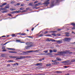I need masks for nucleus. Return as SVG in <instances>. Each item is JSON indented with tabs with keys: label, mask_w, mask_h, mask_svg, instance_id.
Instances as JSON below:
<instances>
[{
	"label": "nucleus",
	"mask_w": 75,
	"mask_h": 75,
	"mask_svg": "<svg viewBox=\"0 0 75 75\" xmlns=\"http://www.w3.org/2000/svg\"><path fill=\"white\" fill-rule=\"evenodd\" d=\"M58 54H55V55H62V56H65V54H71L72 52H70L68 50H66L64 51L59 52H58Z\"/></svg>",
	"instance_id": "f257e3e1"
},
{
	"label": "nucleus",
	"mask_w": 75,
	"mask_h": 75,
	"mask_svg": "<svg viewBox=\"0 0 75 75\" xmlns=\"http://www.w3.org/2000/svg\"><path fill=\"white\" fill-rule=\"evenodd\" d=\"M25 44L26 45H27L30 47H33V44L32 42H27L25 43Z\"/></svg>",
	"instance_id": "f03ea898"
},
{
	"label": "nucleus",
	"mask_w": 75,
	"mask_h": 75,
	"mask_svg": "<svg viewBox=\"0 0 75 75\" xmlns=\"http://www.w3.org/2000/svg\"><path fill=\"white\" fill-rule=\"evenodd\" d=\"M29 52L28 51L26 52H23L22 53H19V55H27L26 54H29Z\"/></svg>",
	"instance_id": "7ed1b4c3"
},
{
	"label": "nucleus",
	"mask_w": 75,
	"mask_h": 75,
	"mask_svg": "<svg viewBox=\"0 0 75 75\" xmlns=\"http://www.w3.org/2000/svg\"><path fill=\"white\" fill-rule=\"evenodd\" d=\"M10 58H16V60H18V59H20V57H17L16 56H9Z\"/></svg>",
	"instance_id": "20e7f679"
},
{
	"label": "nucleus",
	"mask_w": 75,
	"mask_h": 75,
	"mask_svg": "<svg viewBox=\"0 0 75 75\" xmlns=\"http://www.w3.org/2000/svg\"><path fill=\"white\" fill-rule=\"evenodd\" d=\"M71 38H65L64 40V41H67L68 42H69V41L71 40Z\"/></svg>",
	"instance_id": "39448f33"
},
{
	"label": "nucleus",
	"mask_w": 75,
	"mask_h": 75,
	"mask_svg": "<svg viewBox=\"0 0 75 75\" xmlns=\"http://www.w3.org/2000/svg\"><path fill=\"white\" fill-rule=\"evenodd\" d=\"M54 0H52L51 1V4L50 5L51 7H53V6H54L55 5L54 4Z\"/></svg>",
	"instance_id": "423d86ee"
},
{
	"label": "nucleus",
	"mask_w": 75,
	"mask_h": 75,
	"mask_svg": "<svg viewBox=\"0 0 75 75\" xmlns=\"http://www.w3.org/2000/svg\"><path fill=\"white\" fill-rule=\"evenodd\" d=\"M39 52V50H36L35 51H33V50H31L30 51H28L29 53L30 54V52Z\"/></svg>",
	"instance_id": "0eeeda50"
},
{
	"label": "nucleus",
	"mask_w": 75,
	"mask_h": 75,
	"mask_svg": "<svg viewBox=\"0 0 75 75\" xmlns=\"http://www.w3.org/2000/svg\"><path fill=\"white\" fill-rule=\"evenodd\" d=\"M56 42L57 43V44H61L62 42V40H57L56 41Z\"/></svg>",
	"instance_id": "6e6552de"
},
{
	"label": "nucleus",
	"mask_w": 75,
	"mask_h": 75,
	"mask_svg": "<svg viewBox=\"0 0 75 75\" xmlns=\"http://www.w3.org/2000/svg\"><path fill=\"white\" fill-rule=\"evenodd\" d=\"M43 52H45V53H42L41 54L42 55H45L47 53V51H44Z\"/></svg>",
	"instance_id": "1a4fd4ad"
},
{
	"label": "nucleus",
	"mask_w": 75,
	"mask_h": 75,
	"mask_svg": "<svg viewBox=\"0 0 75 75\" xmlns=\"http://www.w3.org/2000/svg\"><path fill=\"white\" fill-rule=\"evenodd\" d=\"M25 58V57L24 56H23V57L21 56L19 57V58L20 59H22L23 58Z\"/></svg>",
	"instance_id": "9d476101"
},
{
	"label": "nucleus",
	"mask_w": 75,
	"mask_h": 75,
	"mask_svg": "<svg viewBox=\"0 0 75 75\" xmlns=\"http://www.w3.org/2000/svg\"><path fill=\"white\" fill-rule=\"evenodd\" d=\"M62 0H56V3H59L60 1H62Z\"/></svg>",
	"instance_id": "9b49d317"
},
{
	"label": "nucleus",
	"mask_w": 75,
	"mask_h": 75,
	"mask_svg": "<svg viewBox=\"0 0 75 75\" xmlns=\"http://www.w3.org/2000/svg\"><path fill=\"white\" fill-rule=\"evenodd\" d=\"M7 49H8V50H15V49H12L11 48H6Z\"/></svg>",
	"instance_id": "f8f14e48"
},
{
	"label": "nucleus",
	"mask_w": 75,
	"mask_h": 75,
	"mask_svg": "<svg viewBox=\"0 0 75 75\" xmlns=\"http://www.w3.org/2000/svg\"><path fill=\"white\" fill-rule=\"evenodd\" d=\"M56 72L57 73H58V74H62V72L61 71H57Z\"/></svg>",
	"instance_id": "ddd939ff"
},
{
	"label": "nucleus",
	"mask_w": 75,
	"mask_h": 75,
	"mask_svg": "<svg viewBox=\"0 0 75 75\" xmlns=\"http://www.w3.org/2000/svg\"><path fill=\"white\" fill-rule=\"evenodd\" d=\"M41 65V63H37L35 64L36 66H38V65Z\"/></svg>",
	"instance_id": "4468645a"
},
{
	"label": "nucleus",
	"mask_w": 75,
	"mask_h": 75,
	"mask_svg": "<svg viewBox=\"0 0 75 75\" xmlns=\"http://www.w3.org/2000/svg\"><path fill=\"white\" fill-rule=\"evenodd\" d=\"M56 59L57 60V61H61V59L58 57L56 58Z\"/></svg>",
	"instance_id": "2eb2a0df"
},
{
	"label": "nucleus",
	"mask_w": 75,
	"mask_h": 75,
	"mask_svg": "<svg viewBox=\"0 0 75 75\" xmlns=\"http://www.w3.org/2000/svg\"><path fill=\"white\" fill-rule=\"evenodd\" d=\"M30 47V46H26L25 47V48L26 49H28V48H29Z\"/></svg>",
	"instance_id": "dca6fc26"
},
{
	"label": "nucleus",
	"mask_w": 75,
	"mask_h": 75,
	"mask_svg": "<svg viewBox=\"0 0 75 75\" xmlns=\"http://www.w3.org/2000/svg\"><path fill=\"white\" fill-rule=\"evenodd\" d=\"M40 3H39L38 4H36L35 5V6H39V5H40Z\"/></svg>",
	"instance_id": "f3484780"
},
{
	"label": "nucleus",
	"mask_w": 75,
	"mask_h": 75,
	"mask_svg": "<svg viewBox=\"0 0 75 75\" xmlns=\"http://www.w3.org/2000/svg\"><path fill=\"white\" fill-rule=\"evenodd\" d=\"M71 25H73V27H75V23H71Z\"/></svg>",
	"instance_id": "a211bd4d"
},
{
	"label": "nucleus",
	"mask_w": 75,
	"mask_h": 75,
	"mask_svg": "<svg viewBox=\"0 0 75 75\" xmlns=\"http://www.w3.org/2000/svg\"><path fill=\"white\" fill-rule=\"evenodd\" d=\"M53 51L54 52H57V50L56 49H54L53 50Z\"/></svg>",
	"instance_id": "6ab92c4d"
},
{
	"label": "nucleus",
	"mask_w": 75,
	"mask_h": 75,
	"mask_svg": "<svg viewBox=\"0 0 75 75\" xmlns=\"http://www.w3.org/2000/svg\"><path fill=\"white\" fill-rule=\"evenodd\" d=\"M47 55H52V54L50 53H47Z\"/></svg>",
	"instance_id": "aec40b11"
},
{
	"label": "nucleus",
	"mask_w": 75,
	"mask_h": 75,
	"mask_svg": "<svg viewBox=\"0 0 75 75\" xmlns=\"http://www.w3.org/2000/svg\"><path fill=\"white\" fill-rule=\"evenodd\" d=\"M16 13V11H13V12H11V14H14V13Z\"/></svg>",
	"instance_id": "412c9836"
},
{
	"label": "nucleus",
	"mask_w": 75,
	"mask_h": 75,
	"mask_svg": "<svg viewBox=\"0 0 75 75\" xmlns=\"http://www.w3.org/2000/svg\"><path fill=\"white\" fill-rule=\"evenodd\" d=\"M11 10V11H13L14 10H16V9L15 8H11L10 9Z\"/></svg>",
	"instance_id": "4be33fe9"
},
{
	"label": "nucleus",
	"mask_w": 75,
	"mask_h": 75,
	"mask_svg": "<svg viewBox=\"0 0 75 75\" xmlns=\"http://www.w3.org/2000/svg\"><path fill=\"white\" fill-rule=\"evenodd\" d=\"M32 4H32V3H29L28 4V6H31L32 7V6H33L32 5Z\"/></svg>",
	"instance_id": "5701e85b"
},
{
	"label": "nucleus",
	"mask_w": 75,
	"mask_h": 75,
	"mask_svg": "<svg viewBox=\"0 0 75 75\" xmlns=\"http://www.w3.org/2000/svg\"><path fill=\"white\" fill-rule=\"evenodd\" d=\"M43 4H46V6H47V1H46Z\"/></svg>",
	"instance_id": "b1692460"
},
{
	"label": "nucleus",
	"mask_w": 75,
	"mask_h": 75,
	"mask_svg": "<svg viewBox=\"0 0 75 75\" xmlns=\"http://www.w3.org/2000/svg\"><path fill=\"white\" fill-rule=\"evenodd\" d=\"M47 41H51V40L50 39V38H47Z\"/></svg>",
	"instance_id": "393cba45"
},
{
	"label": "nucleus",
	"mask_w": 75,
	"mask_h": 75,
	"mask_svg": "<svg viewBox=\"0 0 75 75\" xmlns=\"http://www.w3.org/2000/svg\"><path fill=\"white\" fill-rule=\"evenodd\" d=\"M16 42H20V40H16Z\"/></svg>",
	"instance_id": "a878e982"
},
{
	"label": "nucleus",
	"mask_w": 75,
	"mask_h": 75,
	"mask_svg": "<svg viewBox=\"0 0 75 75\" xmlns=\"http://www.w3.org/2000/svg\"><path fill=\"white\" fill-rule=\"evenodd\" d=\"M42 60H44V58L39 60V61H42Z\"/></svg>",
	"instance_id": "bb28decb"
},
{
	"label": "nucleus",
	"mask_w": 75,
	"mask_h": 75,
	"mask_svg": "<svg viewBox=\"0 0 75 75\" xmlns=\"http://www.w3.org/2000/svg\"><path fill=\"white\" fill-rule=\"evenodd\" d=\"M42 36H44V35L41 34L39 36V37H42Z\"/></svg>",
	"instance_id": "cd10ccee"
},
{
	"label": "nucleus",
	"mask_w": 75,
	"mask_h": 75,
	"mask_svg": "<svg viewBox=\"0 0 75 75\" xmlns=\"http://www.w3.org/2000/svg\"><path fill=\"white\" fill-rule=\"evenodd\" d=\"M24 8H20V10H24Z\"/></svg>",
	"instance_id": "c85d7f7f"
},
{
	"label": "nucleus",
	"mask_w": 75,
	"mask_h": 75,
	"mask_svg": "<svg viewBox=\"0 0 75 75\" xmlns=\"http://www.w3.org/2000/svg\"><path fill=\"white\" fill-rule=\"evenodd\" d=\"M71 61L72 62H75V59H72Z\"/></svg>",
	"instance_id": "c756f323"
},
{
	"label": "nucleus",
	"mask_w": 75,
	"mask_h": 75,
	"mask_svg": "<svg viewBox=\"0 0 75 75\" xmlns=\"http://www.w3.org/2000/svg\"><path fill=\"white\" fill-rule=\"evenodd\" d=\"M9 8V6H5V8Z\"/></svg>",
	"instance_id": "7c9ffc66"
},
{
	"label": "nucleus",
	"mask_w": 75,
	"mask_h": 75,
	"mask_svg": "<svg viewBox=\"0 0 75 75\" xmlns=\"http://www.w3.org/2000/svg\"><path fill=\"white\" fill-rule=\"evenodd\" d=\"M7 11H3V12H2V13H7Z\"/></svg>",
	"instance_id": "2f4dec72"
},
{
	"label": "nucleus",
	"mask_w": 75,
	"mask_h": 75,
	"mask_svg": "<svg viewBox=\"0 0 75 75\" xmlns=\"http://www.w3.org/2000/svg\"><path fill=\"white\" fill-rule=\"evenodd\" d=\"M52 35H53L54 36H56V34L55 33H53L52 34Z\"/></svg>",
	"instance_id": "473e14b6"
},
{
	"label": "nucleus",
	"mask_w": 75,
	"mask_h": 75,
	"mask_svg": "<svg viewBox=\"0 0 75 75\" xmlns=\"http://www.w3.org/2000/svg\"><path fill=\"white\" fill-rule=\"evenodd\" d=\"M14 61L11 60H10L8 61V62H13Z\"/></svg>",
	"instance_id": "72a5a7b5"
},
{
	"label": "nucleus",
	"mask_w": 75,
	"mask_h": 75,
	"mask_svg": "<svg viewBox=\"0 0 75 75\" xmlns=\"http://www.w3.org/2000/svg\"><path fill=\"white\" fill-rule=\"evenodd\" d=\"M2 4L3 5V6H4L6 5V4H7V3H4V4Z\"/></svg>",
	"instance_id": "f704fd0d"
},
{
	"label": "nucleus",
	"mask_w": 75,
	"mask_h": 75,
	"mask_svg": "<svg viewBox=\"0 0 75 75\" xmlns=\"http://www.w3.org/2000/svg\"><path fill=\"white\" fill-rule=\"evenodd\" d=\"M21 12V11H16V13H20Z\"/></svg>",
	"instance_id": "c9c22d12"
},
{
	"label": "nucleus",
	"mask_w": 75,
	"mask_h": 75,
	"mask_svg": "<svg viewBox=\"0 0 75 75\" xmlns=\"http://www.w3.org/2000/svg\"><path fill=\"white\" fill-rule=\"evenodd\" d=\"M21 35H26V34L25 33H23L21 34Z\"/></svg>",
	"instance_id": "e433bc0d"
},
{
	"label": "nucleus",
	"mask_w": 75,
	"mask_h": 75,
	"mask_svg": "<svg viewBox=\"0 0 75 75\" xmlns=\"http://www.w3.org/2000/svg\"><path fill=\"white\" fill-rule=\"evenodd\" d=\"M50 53H52V50H50Z\"/></svg>",
	"instance_id": "4c0bfd02"
},
{
	"label": "nucleus",
	"mask_w": 75,
	"mask_h": 75,
	"mask_svg": "<svg viewBox=\"0 0 75 75\" xmlns=\"http://www.w3.org/2000/svg\"><path fill=\"white\" fill-rule=\"evenodd\" d=\"M1 56L2 57H4V54H1Z\"/></svg>",
	"instance_id": "58836bf2"
},
{
	"label": "nucleus",
	"mask_w": 75,
	"mask_h": 75,
	"mask_svg": "<svg viewBox=\"0 0 75 75\" xmlns=\"http://www.w3.org/2000/svg\"><path fill=\"white\" fill-rule=\"evenodd\" d=\"M5 48H6V47H2V48L3 50H5Z\"/></svg>",
	"instance_id": "ea45409f"
},
{
	"label": "nucleus",
	"mask_w": 75,
	"mask_h": 75,
	"mask_svg": "<svg viewBox=\"0 0 75 75\" xmlns=\"http://www.w3.org/2000/svg\"><path fill=\"white\" fill-rule=\"evenodd\" d=\"M11 35L13 37H15V34H12Z\"/></svg>",
	"instance_id": "a19ab883"
},
{
	"label": "nucleus",
	"mask_w": 75,
	"mask_h": 75,
	"mask_svg": "<svg viewBox=\"0 0 75 75\" xmlns=\"http://www.w3.org/2000/svg\"><path fill=\"white\" fill-rule=\"evenodd\" d=\"M66 63H68V62H69V60L68 61H65Z\"/></svg>",
	"instance_id": "79ce46f5"
},
{
	"label": "nucleus",
	"mask_w": 75,
	"mask_h": 75,
	"mask_svg": "<svg viewBox=\"0 0 75 75\" xmlns=\"http://www.w3.org/2000/svg\"><path fill=\"white\" fill-rule=\"evenodd\" d=\"M71 29L72 30H75V27H72V28Z\"/></svg>",
	"instance_id": "37998d69"
},
{
	"label": "nucleus",
	"mask_w": 75,
	"mask_h": 75,
	"mask_svg": "<svg viewBox=\"0 0 75 75\" xmlns=\"http://www.w3.org/2000/svg\"><path fill=\"white\" fill-rule=\"evenodd\" d=\"M3 6H4L3 5V4L2 5H0V7H3Z\"/></svg>",
	"instance_id": "c03bdc74"
},
{
	"label": "nucleus",
	"mask_w": 75,
	"mask_h": 75,
	"mask_svg": "<svg viewBox=\"0 0 75 75\" xmlns=\"http://www.w3.org/2000/svg\"><path fill=\"white\" fill-rule=\"evenodd\" d=\"M11 3L13 4V3H14V1H11Z\"/></svg>",
	"instance_id": "a18cd8bd"
},
{
	"label": "nucleus",
	"mask_w": 75,
	"mask_h": 75,
	"mask_svg": "<svg viewBox=\"0 0 75 75\" xmlns=\"http://www.w3.org/2000/svg\"><path fill=\"white\" fill-rule=\"evenodd\" d=\"M4 51H7V50H3L2 51V52H4Z\"/></svg>",
	"instance_id": "49530a36"
},
{
	"label": "nucleus",
	"mask_w": 75,
	"mask_h": 75,
	"mask_svg": "<svg viewBox=\"0 0 75 75\" xmlns=\"http://www.w3.org/2000/svg\"><path fill=\"white\" fill-rule=\"evenodd\" d=\"M27 37H29V38H33L32 37L30 36H27Z\"/></svg>",
	"instance_id": "de8ad7c7"
},
{
	"label": "nucleus",
	"mask_w": 75,
	"mask_h": 75,
	"mask_svg": "<svg viewBox=\"0 0 75 75\" xmlns=\"http://www.w3.org/2000/svg\"><path fill=\"white\" fill-rule=\"evenodd\" d=\"M51 41H56L55 40H53L52 39L51 40Z\"/></svg>",
	"instance_id": "09e8293b"
},
{
	"label": "nucleus",
	"mask_w": 75,
	"mask_h": 75,
	"mask_svg": "<svg viewBox=\"0 0 75 75\" xmlns=\"http://www.w3.org/2000/svg\"><path fill=\"white\" fill-rule=\"evenodd\" d=\"M38 1H35L34 3L35 4L36 3H38Z\"/></svg>",
	"instance_id": "8fccbe9b"
},
{
	"label": "nucleus",
	"mask_w": 75,
	"mask_h": 75,
	"mask_svg": "<svg viewBox=\"0 0 75 75\" xmlns=\"http://www.w3.org/2000/svg\"><path fill=\"white\" fill-rule=\"evenodd\" d=\"M66 36H67V37H69V34H66Z\"/></svg>",
	"instance_id": "3c124183"
},
{
	"label": "nucleus",
	"mask_w": 75,
	"mask_h": 75,
	"mask_svg": "<svg viewBox=\"0 0 75 75\" xmlns=\"http://www.w3.org/2000/svg\"><path fill=\"white\" fill-rule=\"evenodd\" d=\"M65 33L66 34H69V33L68 32H66Z\"/></svg>",
	"instance_id": "603ef678"
},
{
	"label": "nucleus",
	"mask_w": 75,
	"mask_h": 75,
	"mask_svg": "<svg viewBox=\"0 0 75 75\" xmlns=\"http://www.w3.org/2000/svg\"><path fill=\"white\" fill-rule=\"evenodd\" d=\"M51 33H57V32L56 31H52Z\"/></svg>",
	"instance_id": "864d4df0"
},
{
	"label": "nucleus",
	"mask_w": 75,
	"mask_h": 75,
	"mask_svg": "<svg viewBox=\"0 0 75 75\" xmlns=\"http://www.w3.org/2000/svg\"><path fill=\"white\" fill-rule=\"evenodd\" d=\"M34 28H32L31 29V31H33V30H34Z\"/></svg>",
	"instance_id": "5fc2aeb1"
},
{
	"label": "nucleus",
	"mask_w": 75,
	"mask_h": 75,
	"mask_svg": "<svg viewBox=\"0 0 75 75\" xmlns=\"http://www.w3.org/2000/svg\"><path fill=\"white\" fill-rule=\"evenodd\" d=\"M17 6H19L20 5V4L19 3H17L16 4Z\"/></svg>",
	"instance_id": "6e6d98bb"
},
{
	"label": "nucleus",
	"mask_w": 75,
	"mask_h": 75,
	"mask_svg": "<svg viewBox=\"0 0 75 75\" xmlns=\"http://www.w3.org/2000/svg\"><path fill=\"white\" fill-rule=\"evenodd\" d=\"M10 64H8L7 65V67H10Z\"/></svg>",
	"instance_id": "4d7b16f0"
},
{
	"label": "nucleus",
	"mask_w": 75,
	"mask_h": 75,
	"mask_svg": "<svg viewBox=\"0 0 75 75\" xmlns=\"http://www.w3.org/2000/svg\"><path fill=\"white\" fill-rule=\"evenodd\" d=\"M57 31H60L61 30V29H57Z\"/></svg>",
	"instance_id": "13d9d810"
},
{
	"label": "nucleus",
	"mask_w": 75,
	"mask_h": 75,
	"mask_svg": "<svg viewBox=\"0 0 75 75\" xmlns=\"http://www.w3.org/2000/svg\"><path fill=\"white\" fill-rule=\"evenodd\" d=\"M47 31H46L44 33V34H47Z\"/></svg>",
	"instance_id": "bf43d9fd"
},
{
	"label": "nucleus",
	"mask_w": 75,
	"mask_h": 75,
	"mask_svg": "<svg viewBox=\"0 0 75 75\" xmlns=\"http://www.w3.org/2000/svg\"><path fill=\"white\" fill-rule=\"evenodd\" d=\"M62 63H64V64H65V63H66L65 61H64V62H62Z\"/></svg>",
	"instance_id": "052dcab7"
},
{
	"label": "nucleus",
	"mask_w": 75,
	"mask_h": 75,
	"mask_svg": "<svg viewBox=\"0 0 75 75\" xmlns=\"http://www.w3.org/2000/svg\"><path fill=\"white\" fill-rule=\"evenodd\" d=\"M53 64H57V62H55L54 63H53Z\"/></svg>",
	"instance_id": "680f3d73"
},
{
	"label": "nucleus",
	"mask_w": 75,
	"mask_h": 75,
	"mask_svg": "<svg viewBox=\"0 0 75 75\" xmlns=\"http://www.w3.org/2000/svg\"><path fill=\"white\" fill-rule=\"evenodd\" d=\"M1 38H3V37H6V36H2L1 37Z\"/></svg>",
	"instance_id": "e2e57ef3"
},
{
	"label": "nucleus",
	"mask_w": 75,
	"mask_h": 75,
	"mask_svg": "<svg viewBox=\"0 0 75 75\" xmlns=\"http://www.w3.org/2000/svg\"><path fill=\"white\" fill-rule=\"evenodd\" d=\"M21 6H24V4H21Z\"/></svg>",
	"instance_id": "0e129e2a"
},
{
	"label": "nucleus",
	"mask_w": 75,
	"mask_h": 75,
	"mask_svg": "<svg viewBox=\"0 0 75 75\" xmlns=\"http://www.w3.org/2000/svg\"><path fill=\"white\" fill-rule=\"evenodd\" d=\"M8 16H11V15L10 14H8Z\"/></svg>",
	"instance_id": "69168bd1"
},
{
	"label": "nucleus",
	"mask_w": 75,
	"mask_h": 75,
	"mask_svg": "<svg viewBox=\"0 0 75 75\" xmlns=\"http://www.w3.org/2000/svg\"><path fill=\"white\" fill-rule=\"evenodd\" d=\"M16 65H18V64L16 63Z\"/></svg>",
	"instance_id": "338daca9"
},
{
	"label": "nucleus",
	"mask_w": 75,
	"mask_h": 75,
	"mask_svg": "<svg viewBox=\"0 0 75 75\" xmlns=\"http://www.w3.org/2000/svg\"><path fill=\"white\" fill-rule=\"evenodd\" d=\"M37 75H43V74H37Z\"/></svg>",
	"instance_id": "774afa93"
}]
</instances>
